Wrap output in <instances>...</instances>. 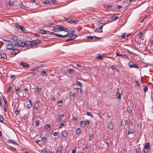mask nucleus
Listing matches in <instances>:
<instances>
[{"mask_svg":"<svg viewBox=\"0 0 153 153\" xmlns=\"http://www.w3.org/2000/svg\"><path fill=\"white\" fill-rule=\"evenodd\" d=\"M15 27L18 29H20L24 33H27V31L26 30L25 28L22 25H19V24L16 23L15 24Z\"/></svg>","mask_w":153,"mask_h":153,"instance_id":"nucleus-1","label":"nucleus"},{"mask_svg":"<svg viewBox=\"0 0 153 153\" xmlns=\"http://www.w3.org/2000/svg\"><path fill=\"white\" fill-rule=\"evenodd\" d=\"M25 42H22L21 40L17 41L15 42L14 44L16 46H19L20 47H24L25 46Z\"/></svg>","mask_w":153,"mask_h":153,"instance_id":"nucleus-2","label":"nucleus"},{"mask_svg":"<svg viewBox=\"0 0 153 153\" xmlns=\"http://www.w3.org/2000/svg\"><path fill=\"white\" fill-rule=\"evenodd\" d=\"M150 143H146L144 146V152L146 153L149 152L150 151Z\"/></svg>","mask_w":153,"mask_h":153,"instance_id":"nucleus-3","label":"nucleus"},{"mask_svg":"<svg viewBox=\"0 0 153 153\" xmlns=\"http://www.w3.org/2000/svg\"><path fill=\"white\" fill-rule=\"evenodd\" d=\"M20 65H22L23 68H27L29 66V65L26 62L22 61L20 62Z\"/></svg>","mask_w":153,"mask_h":153,"instance_id":"nucleus-4","label":"nucleus"},{"mask_svg":"<svg viewBox=\"0 0 153 153\" xmlns=\"http://www.w3.org/2000/svg\"><path fill=\"white\" fill-rule=\"evenodd\" d=\"M128 65H129V68H138L139 67L137 66V65H136V64H134V63L132 62H129L128 63Z\"/></svg>","mask_w":153,"mask_h":153,"instance_id":"nucleus-5","label":"nucleus"},{"mask_svg":"<svg viewBox=\"0 0 153 153\" xmlns=\"http://www.w3.org/2000/svg\"><path fill=\"white\" fill-rule=\"evenodd\" d=\"M60 26L58 25H56L54 26L52 30L54 32H59L60 31Z\"/></svg>","mask_w":153,"mask_h":153,"instance_id":"nucleus-6","label":"nucleus"},{"mask_svg":"<svg viewBox=\"0 0 153 153\" xmlns=\"http://www.w3.org/2000/svg\"><path fill=\"white\" fill-rule=\"evenodd\" d=\"M6 46L7 48L9 50H12L15 48V46L13 45V43L12 45H9Z\"/></svg>","mask_w":153,"mask_h":153,"instance_id":"nucleus-7","label":"nucleus"},{"mask_svg":"<svg viewBox=\"0 0 153 153\" xmlns=\"http://www.w3.org/2000/svg\"><path fill=\"white\" fill-rule=\"evenodd\" d=\"M13 50V53H11V54L12 55H15L18 54L19 51V50L18 49H15V48H14Z\"/></svg>","mask_w":153,"mask_h":153,"instance_id":"nucleus-8","label":"nucleus"},{"mask_svg":"<svg viewBox=\"0 0 153 153\" xmlns=\"http://www.w3.org/2000/svg\"><path fill=\"white\" fill-rule=\"evenodd\" d=\"M114 126V124L113 122H110L108 125V128L109 129L112 130Z\"/></svg>","mask_w":153,"mask_h":153,"instance_id":"nucleus-9","label":"nucleus"},{"mask_svg":"<svg viewBox=\"0 0 153 153\" xmlns=\"http://www.w3.org/2000/svg\"><path fill=\"white\" fill-rule=\"evenodd\" d=\"M129 128L128 130V134H133L135 132V130L134 129L132 128H130V127H129Z\"/></svg>","mask_w":153,"mask_h":153,"instance_id":"nucleus-10","label":"nucleus"},{"mask_svg":"<svg viewBox=\"0 0 153 153\" xmlns=\"http://www.w3.org/2000/svg\"><path fill=\"white\" fill-rule=\"evenodd\" d=\"M64 116L63 114H62V115H58L57 116V118L56 119V121H61L62 120L61 117H63Z\"/></svg>","mask_w":153,"mask_h":153,"instance_id":"nucleus-11","label":"nucleus"},{"mask_svg":"<svg viewBox=\"0 0 153 153\" xmlns=\"http://www.w3.org/2000/svg\"><path fill=\"white\" fill-rule=\"evenodd\" d=\"M87 38L88 39H92L94 38H95L96 39L98 40H99L100 39H101V37H98L96 36H88L87 37Z\"/></svg>","mask_w":153,"mask_h":153,"instance_id":"nucleus-12","label":"nucleus"},{"mask_svg":"<svg viewBox=\"0 0 153 153\" xmlns=\"http://www.w3.org/2000/svg\"><path fill=\"white\" fill-rule=\"evenodd\" d=\"M117 93H116V96L119 99H121V94L119 93V89L117 88Z\"/></svg>","mask_w":153,"mask_h":153,"instance_id":"nucleus-13","label":"nucleus"},{"mask_svg":"<svg viewBox=\"0 0 153 153\" xmlns=\"http://www.w3.org/2000/svg\"><path fill=\"white\" fill-rule=\"evenodd\" d=\"M127 122V120L126 119L123 120L121 121V125L125 126L126 125Z\"/></svg>","mask_w":153,"mask_h":153,"instance_id":"nucleus-14","label":"nucleus"},{"mask_svg":"<svg viewBox=\"0 0 153 153\" xmlns=\"http://www.w3.org/2000/svg\"><path fill=\"white\" fill-rule=\"evenodd\" d=\"M63 148L62 146H60L57 148V153H61L63 150Z\"/></svg>","mask_w":153,"mask_h":153,"instance_id":"nucleus-15","label":"nucleus"},{"mask_svg":"<svg viewBox=\"0 0 153 153\" xmlns=\"http://www.w3.org/2000/svg\"><path fill=\"white\" fill-rule=\"evenodd\" d=\"M78 21L77 20H69L68 21V22L71 23H74L75 24H76L77 22Z\"/></svg>","mask_w":153,"mask_h":153,"instance_id":"nucleus-16","label":"nucleus"},{"mask_svg":"<svg viewBox=\"0 0 153 153\" xmlns=\"http://www.w3.org/2000/svg\"><path fill=\"white\" fill-rule=\"evenodd\" d=\"M7 142L8 143H12L13 144L15 145H18V144L16 142H15L13 140H12L9 139L7 141Z\"/></svg>","mask_w":153,"mask_h":153,"instance_id":"nucleus-17","label":"nucleus"},{"mask_svg":"<svg viewBox=\"0 0 153 153\" xmlns=\"http://www.w3.org/2000/svg\"><path fill=\"white\" fill-rule=\"evenodd\" d=\"M29 104H28L27 106V108L28 109H29L32 107V103L31 102V100H29Z\"/></svg>","mask_w":153,"mask_h":153,"instance_id":"nucleus-18","label":"nucleus"},{"mask_svg":"<svg viewBox=\"0 0 153 153\" xmlns=\"http://www.w3.org/2000/svg\"><path fill=\"white\" fill-rule=\"evenodd\" d=\"M80 125L82 127H85L86 125V122L85 121H82L80 122Z\"/></svg>","mask_w":153,"mask_h":153,"instance_id":"nucleus-19","label":"nucleus"},{"mask_svg":"<svg viewBox=\"0 0 153 153\" xmlns=\"http://www.w3.org/2000/svg\"><path fill=\"white\" fill-rule=\"evenodd\" d=\"M53 135L54 136H55L54 138V140L57 139L58 138L59 136V134L57 132H55L53 133Z\"/></svg>","mask_w":153,"mask_h":153,"instance_id":"nucleus-20","label":"nucleus"},{"mask_svg":"<svg viewBox=\"0 0 153 153\" xmlns=\"http://www.w3.org/2000/svg\"><path fill=\"white\" fill-rule=\"evenodd\" d=\"M116 56H122L123 57H125L126 56V54H120L119 53V52H116Z\"/></svg>","mask_w":153,"mask_h":153,"instance_id":"nucleus-21","label":"nucleus"},{"mask_svg":"<svg viewBox=\"0 0 153 153\" xmlns=\"http://www.w3.org/2000/svg\"><path fill=\"white\" fill-rule=\"evenodd\" d=\"M0 56L1 58H2L4 59H6L7 57L6 54L4 52H3Z\"/></svg>","mask_w":153,"mask_h":153,"instance_id":"nucleus-22","label":"nucleus"},{"mask_svg":"<svg viewBox=\"0 0 153 153\" xmlns=\"http://www.w3.org/2000/svg\"><path fill=\"white\" fill-rule=\"evenodd\" d=\"M76 134L79 136L81 133V131L80 129L79 128H78L76 130Z\"/></svg>","mask_w":153,"mask_h":153,"instance_id":"nucleus-23","label":"nucleus"},{"mask_svg":"<svg viewBox=\"0 0 153 153\" xmlns=\"http://www.w3.org/2000/svg\"><path fill=\"white\" fill-rule=\"evenodd\" d=\"M42 1L45 4H49L50 5H51L49 1L48 0H42Z\"/></svg>","mask_w":153,"mask_h":153,"instance_id":"nucleus-24","label":"nucleus"},{"mask_svg":"<svg viewBox=\"0 0 153 153\" xmlns=\"http://www.w3.org/2000/svg\"><path fill=\"white\" fill-rule=\"evenodd\" d=\"M132 108L131 106H128L127 108V111L128 113H131L132 111Z\"/></svg>","mask_w":153,"mask_h":153,"instance_id":"nucleus-25","label":"nucleus"},{"mask_svg":"<svg viewBox=\"0 0 153 153\" xmlns=\"http://www.w3.org/2000/svg\"><path fill=\"white\" fill-rule=\"evenodd\" d=\"M39 32L41 34H46V32H45V30H43L42 29H40L39 30Z\"/></svg>","mask_w":153,"mask_h":153,"instance_id":"nucleus-26","label":"nucleus"},{"mask_svg":"<svg viewBox=\"0 0 153 153\" xmlns=\"http://www.w3.org/2000/svg\"><path fill=\"white\" fill-rule=\"evenodd\" d=\"M25 46H29L30 45H31V41H27L25 42Z\"/></svg>","mask_w":153,"mask_h":153,"instance_id":"nucleus-27","label":"nucleus"},{"mask_svg":"<svg viewBox=\"0 0 153 153\" xmlns=\"http://www.w3.org/2000/svg\"><path fill=\"white\" fill-rule=\"evenodd\" d=\"M55 36L56 37H59L61 38H64L65 37V36L64 35H62L60 34H59L58 33H56V34H55Z\"/></svg>","mask_w":153,"mask_h":153,"instance_id":"nucleus-28","label":"nucleus"},{"mask_svg":"<svg viewBox=\"0 0 153 153\" xmlns=\"http://www.w3.org/2000/svg\"><path fill=\"white\" fill-rule=\"evenodd\" d=\"M94 138V135L92 134H91L89 135V138L88 140H91L92 139Z\"/></svg>","mask_w":153,"mask_h":153,"instance_id":"nucleus-29","label":"nucleus"},{"mask_svg":"<svg viewBox=\"0 0 153 153\" xmlns=\"http://www.w3.org/2000/svg\"><path fill=\"white\" fill-rule=\"evenodd\" d=\"M35 42V45H36L40 43V41L39 39H36L34 40Z\"/></svg>","mask_w":153,"mask_h":153,"instance_id":"nucleus-30","label":"nucleus"},{"mask_svg":"<svg viewBox=\"0 0 153 153\" xmlns=\"http://www.w3.org/2000/svg\"><path fill=\"white\" fill-rule=\"evenodd\" d=\"M111 19H114V20H116L117 19L118 17L117 16H116L115 15H113L111 17Z\"/></svg>","mask_w":153,"mask_h":153,"instance_id":"nucleus-31","label":"nucleus"},{"mask_svg":"<svg viewBox=\"0 0 153 153\" xmlns=\"http://www.w3.org/2000/svg\"><path fill=\"white\" fill-rule=\"evenodd\" d=\"M77 36V35L74 34L72 36H70V38L72 39V40L75 39Z\"/></svg>","mask_w":153,"mask_h":153,"instance_id":"nucleus-32","label":"nucleus"},{"mask_svg":"<svg viewBox=\"0 0 153 153\" xmlns=\"http://www.w3.org/2000/svg\"><path fill=\"white\" fill-rule=\"evenodd\" d=\"M62 136L65 137H66L67 136V132L65 131H63L62 134Z\"/></svg>","mask_w":153,"mask_h":153,"instance_id":"nucleus-33","label":"nucleus"},{"mask_svg":"<svg viewBox=\"0 0 153 153\" xmlns=\"http://www.w3.org/2000/svg\"><path fill=\"white\" fill-rule=\"evenodd\" d=\"M6 45H12V43L11 41L10 40L6 41Z\"/></svg>","mask_w":153,"mask_h":153,"instance_id":"nucleus-34","label":"nucleus"},{"mask_svg":"<svg viewBox=\"0 0 153 153\" xmlns=\"http://www.w3.org/2000/svg\"><path fill=\"white\" fill-rule=\"evenodd\" d=\"M143 89L144 92L146 93L148 90V87L147 86L144 85L143 86Z\"/></svg>","mask_w":153,"mask_h":153,"instance_id":"nucleus-35","label":"nucleus"},{"mask_svg":"<svg viewBox=\"0 0 153 153\" xmlns=\"http://www.w3.org/2000/svg\"><path fill=\"white\" fill-rule=\"evenodd\" d=\"M39 105L38 102H36L35 104V107L36 110H37L38 109L39 107Z\"/></svg>","mask_w":153,"mask_h":153,"instance_id":"nucleus-36","label":"nucleus"},{"mask_svg":"<svg viewBox=\"0 0 153 153\" xmlns=\"http://www.w3.org/2000/svg\"><path fill=\"white\" fill-rule=\"evenodd\" d=\"M13 87V85H10V86L9 87L8 89V91H7V93H8V92H11V90H10L11 88H12Z\"/></svg>","mask_w":153,"mask_h":153,"instance_id":"nucleus-37","label":"nucleus"},{"mask_svg":"<svg viewBox=\"0 0 153 153\" xmlns=\"http://www.w3.org/2000/svg\"><path fill=\"white\" fill-rule=\"evenodd\" d=\"M46 72L45 71H42L41 73V75L43 76H46Z\"/></svg>","mask_w":153,"mask_h":153,"instance_id":"nucleus-38","label":"nucleus"},{"mask_svg":"<svg viewBox=\"0 0 153 153\" xmlns=\"http://www.w3.org/2000/svg\"><path fill=\"white\" fill-rule=\"evenodd\" d=\"M35 42L34 40L31 41V46H34V45H35Z\"/></svg>","mask_w":153,"mask_h":153,"instance_id":"nucleus-39","label":"nucleus"},{"mask_svg":"<svg viewBox=\"0 0 153 153\" xmlns=\"http://www.w3.org/2000/svg\"><path fill=\"white\" fill-rule=\"evenodd\" d=\"M68 71L70 73H74V70L72 69L69 68L68 69Z\"/></svg>","mask_w":153,"mask_h":153,"instance_id":"nucleus-40","label":"nucleus"},{"mask_svg":"<svg viewBox=\"0 0 153 153\" xmlns=\"http://www.w3.org/2000/svg\"><path fill=\"white\" fill-rule=\"evenodd\" d=\"M135 0H126L124 2L126 3H128L131 1H134Z\"/></svg>","mask_w":153,"mask_h":153,"instance_id":"nucleus-41","label":"nucleus"},{"mask_svg":"<svg viewBox=\"0 0 153 153\" xmlns=\"http://www.w3.org/2000/svg\"><path fill=\"white\" fill-rule=\"evenodd\" d=\"M95 31L96 32H98V33H101V32H100V29L99 28H96L95 30Z\"/></svg>","mask_w":153,"mask_h":153,"instance_id":"nucleus-42","label":"nucleus"},{"mask_svg":"<svg viewBox=\"0 0 153 153\" xmlns=\"http://www.w3.org/2000/svg\"><path fill=\"white\" fill-rule=\"evenodd\" d=\"M4 120V117L1 115H0V122L2 123Z\"/></svg>","mask_w":153,"mask_h":153,"instance_id":"nucleus-43","label":"nucleus"},{"mask_svg":"<svg viewBox=\"0 0 153 153\" xmlns=\"http://www.w3.org/2000/svg\"><path fill=\"white\" fill-rule=\"evenodd\" d=\"M137 125L138 127H140V128H141L142 127V123L140 122H138Z\"/></svg>","mask_w":153,"mask_h":153,"instance_id":"nucleus-44","label":"nucleus"},{"mask_svg":"<svg viewBox=\"0 0 153 153\" xmlns=\"http://www.w3.org/2000/svg\"><path fill=\"white\" fill-rule=\"evenodd\" d=\"M12 39L14 41H18L16 38V36H13L12 37Z\"/></svg>","mask_w":153,"mask_h":153,"instance_id":"nucleus-45","label":"nucleus"},{"mask_svg":"<svg viewBox=\"0 0 153 153\" xmlns=\"http://www.w3.org/2000/svg\"><path fill=\"white\" fill-rule=\"evenodd\" d=\"M112 6H113L112 5H105L104 7H105V8H110Z\"/></svg>","mask_w":153,"mask_h":153,"instance_id":"nucleus-46","label":"nucleus"},{"mask_svg":"<svg viewBox=\"0 0 153 153\" xmlns=\"http://www.w3.org/2000/svg\"><path fill=\"white\" fill-rule=\"evenodd\" d=\"M142 33L143 32H140L139 35V38H140V39H142V37L143 36Z\"/></svg>","mask_w":153,"mask_h":153,"instance_id":"nucleus-47","label":"nucleus"},{"mask_svg":"<svg viewBox=\"0 0 153 153\" xmlns=\"http://www.w3.org/2000/svg\"><path fill=\"white\" fill-rule=\"evenodd\" d=\"M3 99L5 104V105H6L7 103V101L6 99L4 97H3Z\"/></svg>","mask_w":153,"mask_h":153,"instance_id":"nucleus-48","label":"nucleus"},{"mask_svg":"<svg viewBox=\"0 0 153 153\" xmlns=\"http://www.w3.org/2000/svg\"><path fill=\"white\" fill-rule=\"evenodd\" d=\"M87 115L89 116H90L91 117H94L92 114H91L89 112H87Z\"/></svg>","mask_w":153,"mask_h":153,"instance_id":"nucleus-49","label":"nucleus"},{"mask_svg":"<svg viewBox=\"0 0 153 153\" xmlns=\"http://www.w3.org/2000/svg\"><path fill=\"white\" fill-rule=\"evenodd\" d=\"M65 28V27H63L62 26H60V31H64V29Z\"/></svg>","mask_w":153,"mask_h":153,"instance_id":"nucleus-50","label":"nucleus"},{"mask_svg":"<svg viewBox=\"0 0 153 153\" xmlns=\"http://www.w3.org/2000/svg\"><path fill=\"white\" fill-rule=\"evenodd\" d=\"M66 126V124H65L64 123H61L60 124V126L59 127V128H61L62 126Z\"/></svg>","mask_w":153,"mask_h":153,"instance_id":"nucleus-51","label":"nucleus"},{"mask_svg":"<svg viewBox=\"0 0 153 153\" xmlns=\"http://www.w3.org/2000/svg\"><path fill=\"white\" fill-rule=\"evenodd\" d=\"M76 83L77 85H79L80 87H82V86L80 82L79 81H76Z\"/></svg>","mask_w":153,"mask_h":153,"instance_id":"nucleus-52","label":"nucleus"},{"mask_svg":"<svg viewBox=\"0 0 153 153\" xmlns=\"http://www.w3.org/2000/svg\"><path fill=\"white\" fill-rule=\"evenodd\" d=\"M126 36V33H123L121 36V37L122 39H124Z\"/></svg>","mask_w":153,"mask_h":153,"instance_id":"nucleus-53","label":"nucleus"},{"mask_svg":"<svg viewBox=\"0 0 153 153\" xmlns=\"http://www.w3.org/2000/svg\"><path fill=\"white\" fill-rule=\"evenodd\" d=\"M16 93H19L20 92V89L19 88H17L16 90Z\"/></svg>","mask_w":153,"mask_h":153,"instance_id":"nucleus-54","label":"nucleus"},{"mask_svg":"<svg viewBox=\"0 0 153 153\" xmlns=\"http://www.w3.org/2000/svg\"><path fill=\"white\" fill-rule=\"evenodd\" d=\"M39 124V120L38 119L36 120V126H38Z\"/></svg>","mask_w":153,"mask_h":153,"instance_id":"nucleus-55","label":"nucleus"},{"mask_svg":"<svg viewBox=\"0 0 153 153\" xmlns=\"http://www.w3.org/2000/svg\"><path fill=\"white\" fill-rule=\"evenodd\" d=\"M77 91L78 93H81L82 92V90L80 88H77Z\"/></svg>","mask_w":153,"mask_h":153,"instance_id":"nucleus-56","label":"nucleus"},{"mask_svg":"<svg viewBox=\"0 0 153 153\" xmlns=\"http://www.w3.org/2000/svg\"><path fill=\"white\" fill-rule=\"evenodd\" d=\"M50 126L49 124H47V125L45 126V128H46L47 129H48V128H50Z\"/></svg>","mask_w":153,"mask_h":153,"instance_id":"nucleus-57","label":"nucleus"},{"mask_svg":"<svg viewBox=\"0 0 153 153\" xmlns=\"http://www.w3.org/2000/svg\"><path fill=\"white\" fill-rule=\"evenodd\" d=\"M129 123L130 125H133V121L132 120H130L129 121Z\"/></svg>","mask_w":153,"mask_h":153,"instance_id":"nucleus-58","label":"nucleus"},{"mask_svg":"<svg viewBox=\"0 0 153 153\" xmlns=\"http://www.w3.org/2000/svg\"><path fill=\"white\" fill-rule=\"evenodd\" d=\"M9 149L15 151L16 150V149L15 148H13V147L10 146L9 147Z\"/></svg>","mask_w":153,"mask_h":153,"instance_id":"nucleus-59","label":"nucleus"},{"mask_svg":"<svg viewBox=\"0 0 153 153\" xmlns=\"http://www.w3.org/2000/svg\"><path fill=\"white\" fill-rule=\"evenodd\" d=\"M41 90V88H39L38 87H37L36 88V90L39 93L40 92Z\"/></svg>","mask_w":153,"mask_h":153,"instance_id":"nucleus-60","label":"nucleus"},{"mask_svg":"<svg viewBox=\"0 0 153 153\" xmlns=\"http://www.w3.org/2000/svg\"><path fill=\"white\" fill-rule=\"evenodd\" d=\"M96 58L97 59H102V57L100 55L99 56H97L96 57Z\"/></svg>","mask_w":153,"mask_h":153,"instance_id":"nucleus-61","label":"nucleus"},{"mask_svg":"<svg viewBox=\"0 0 153 153\" xmlns=\"http://www.w3.org/2000/svg\"><path fill=\"white\" fill-rule=\"evenodd\" d=\"M128 52L130 54H135V53H133V52H131L129 50H127Z\"/></svg>","mask_w":153,"mask_h":153,"instance_id":"nucleus-62","label":"nucleus"},{"mask_svg":"<svg viewBox=\"0 0 153 153\" xmlns=\"http://www.w3.org/2000/svg\"><path fill=\"white\" fill-rule=\"evenodd\" d=\"M136 84L139 87H140V84L139 83V82H138L137 81H135Z\"/></svg>","mask_w":153,"mask_h":153,"instance_id":"nucleus-63","label":"nucleus"},{"mask_svg":"<svg viewBox=\"0 0 153 153\" xmlns=\"http://www.w3.org/2000/svg\"><path fill=\"white\" fill-rule=\"evenodd\" d=\"M9 5L10 6H12V5L13 4L12 3H11V1L10 0L9 1Z\"/></svg>","mask_w":153,"mask_h":153,"instance_id":"nucleus-64","label":"nucleus"}]
</instances>
